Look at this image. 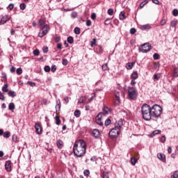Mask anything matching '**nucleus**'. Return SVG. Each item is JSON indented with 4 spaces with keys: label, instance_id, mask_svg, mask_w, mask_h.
Listing matches in <instances>:
<instances>
[{
    "label": "nucleus",
    "instance_id": "1",
    "mask_svg": "<svg viewBox=\"0 0 178 178\" xmlns=\"http://www.w3.org/2000/svg\"><path fill=\"white\" fill-rule=\"evenodd\" d=\"M86 148L87 144L86 143V141L83 140H79L76 141L74 145V154L78 158H81V156H84L86 155Z\"/></svg>",
    "mask_w": 178,
    "mask_h": 178
},
{
    "label": "nucleus",
    "instance_id": "2",
    "mask_svg": "<svg viewBox=\"0 0 178 178\" xmlns=\"http://www.w3.org/2000/svg\"><path fill=\"white\" fill-rule=\"evenodd\" d=\"M122 126H123V121L120 120L115 124V128H113L108 134L110 138H118L119 134H120V130H122Z\"/></svg>",
    "mask_w": 178,
    "mask_h": 178
},
{
    "label": "nucleus",
    "instance_id": "3",
    "mask_svg": "<svg viewBox=\"0 0 178 178\" xmlns=\"http://www.w3.org/2000/svg\"><path fill=\"white\" fill-rule=\"evenodd\" d=\"M141 113L144 120H151L152 117L151 114V106L149 105L143 104L141 108Z\"/></svg>",
    "mask_w": 178,
    "mask_h": 178
},
{
    "label": "nucleus",
    "instance_id": "4",
    "mask_svg": "<svg viewBox=\"0 0 178 178\" xmlns=\"http://www.w3.org/2000/svg\"><path fill=\"white\" fill-rule=\"evenodd\" d=\"M152 118H159L162 115V107L158 104H154L150 107Z\"/></svg>",
    "mask_w": 178,
    "mask_h": 178
},
{
    "label": "nucleus",
    "instance_id": "5",
    "mask_svg": "<svg viewBox=\"0 0 178 178\" xmlns=\"http://www.w3.org/2000/svg\"><path fill=\"white\" fill-rule=\"evenodd\" d=\"M138 96V92H137V89L134 87H129L128 88V97L129 99H136Z\"/></svg>",
    "mask_w": 178,
    "mask_h": 178
},
{
    "label": "nucleus",
    "instance_id": "6",
    "mask_svg": "<svg viewBox=\"0 0 178 178\" xmlns=\"http://www.w3.org/2000/svg\"><path fill=\"white\" fill-rule=\"evenodd\" d=\"M49 26L48 24L44 25V26L41 29L40 31L38 33V37L42 38L44 35L48 34V31H49Z\"/></svg>",
    "mask_w": 178,
    "mask_h": 178
},
{
    "label": "nucleus",
    "instance_id": "7",
    "mask_svg": "<svg viewBox=\"0 0 178 178\" xmlns=\"http://www.w3.org/2000/svg\"><path fill=\"white\" fill-rule=\"evenodd\" d=\"M151 51V44L149 43H145L139 47V51L147 53Z\"/></svg>",
    "mask_w": 178,
    "mask_h": 178
},
{
    "label": "nucleus",
    "instance_id": "8",
    "mask_svg": "<svg viewBox=\"0 0 178 178\" xmlns=\"http://www.w3.org/2000/svg\"><path fill=\"white\" fill-rule=\"evenodd\" d=\"M114 95H115V97H114L115 105H120V93L118 91H115Z\"/></svg>",
    "mask_w": 178,
    "mask_h": 178
},
{
    "label": "nucleus",
    "instance_id": "9",
    "mask_svg": "<svg viewBox=\"0 0 178 178\" xmlns=\"http://www.w3.org/2000/svg\"><path fill=\"white\" fill-rule=\"evenodd\" d=\"M104 115L103 113H99L97 116L96 117V123L99 124V126H104V122L102 121V115Z\"/></svg>",
    "mask_w": 178,
    "mask_h": 178
},
{
    "label": "nucleus",
    "instance_id": "10",
    "mask_svg": "<svg viewBox=\"0 0 178 178\" xmlns=\"http://www.w3.org/2000/svg\"><path fill=\"white\" fill-rule=\"evenodd\" d=\"M35 132L40 135L42 134V127L41 126V124L39 122H37L35 124Z\"/></svg>",
    "mask_w": 178,
    "mask_h": 178
},
{
    "label": "nucleus",
    "instance_id": "11",
    "mask_svg": "<svg viewBox=\"0 0 178 178\" xmlns=\"http://www.w3.org/2000/svg\"><path fill=\"white\" fill-rule=\"evenodd\" d=\"M5 169L7 172H12V161H7L5 164Z\"/></svg>",
    "mask_w": 178,
    "mask_h": 178
},
{
    "label": "nucleus",
    "instance_id": "12",
    "mask_svg": "<svg viewBox=\"0 0 178 178\" xmlns=\"http://www.w3.org/2000/svg\"><path fill=\"white\" fill-rule=\"evenodd\" d=\"M138 158H140V156H138V154H136L135 157L132 156L131 158V165H133V166H134L136 163L138 162Z\"/></svg>",
    "mask_w": 178,
    "mask_h": 178
},
{
    "label": "nucleus",
    "instance_id": "13",
    "mask_svg": "<svg viewBox=\"0 0 178 178\" xmlns=\"http://www.w3.org/2000/svg\"><path fill=\"white\" fill-rule=\"evenodd\" d=\"M9 20H10V17L9 15H4L1 17L0 24H5V23H6V22H9Z\"/></svg>",
    "mask_w": 178,
    "mask_h": 178
},
{
    "label": "nucleus",
    "instance_id": "14",
    "mask_svg": "<svg viewBox=\"0 0 178 178\" xmlns=\"http://www.w3.org/2000/svg\"><path fill=\"white\" fill-rule=\"evenodd\" d=\"M157 158L160 159L162 162H166V156L162 153H158L157 154Z\"/></svg>",
    "mask_w": 178,
    "mask_h": 178
},
{
    "label": "nucleus",
    "instance_id": "15",
    "mask_svg": "<svg viewBox=\"0 0 178 178\" xmlns=\"http://www.w3.org/2000/svg\"><path fill=\"white\" fill-rule=\"evenodd\" d=\"M59 112H60V101L58 100L56 102V113L59 115Z\"/></svg>",
    "mask_w": 178,
    "mask_h": 178
},
{
    "label": "nucleus",
    "instance_id": "16",
    "mask_svg": "<svg viewBox=\"0 0 178 178\" xmlns=\"http://www.w3.org/2000/svg\"><path fill=\"white\" fill-rule=\"evenodd\" d=\"M102 111L104 115H108L109 113H111V108H108V106H103Z\"/></svg>",
    "mask_w": 178,
    "mask_h": 178
},
{
    "label": "nucleus",
    "instance_id": "17",
    "mask_svg": "<svg viewBox=\"0 0 178 178\" xmlns=\"http://www.w3.org/2000/svg\"><path fill=\"white\" fill-rule=\"evenodd\" d=\"M92 136L95 137V138H98L99 136H101V134L99 133V130L95 129L92 131Z\"/></svg>",
    "mask_w": 178,
    "mask_h": 178
},
{
    "label": "nucleus",
    "instance_id": "18",
    "mask_svg": "<svg viewBox=\"0 0 178 178\" xmlns=\"http://www.w3.org/2000/svg\"><path fill=\"white\" fill-rule=\"evenodd\" d=\"M56 145L58 147V148H59L60 149H62V147H63V140L59 139L57 140L56 142Z\"/></svg>",
    "mask_w": 178,
    "mask_h": 178
},
{
    "label": "nucleus",
    "instance_id": "19",
    "mask_svg": "<svg viewBox=\"0 0 178 178\" xmlns=\"http://www.w3.org/2000/svg\"><path fill=\"white\" fill-rule=\"evenodd\" d=\"M131 79L133 80H136V79H138V73L137 72H134L131 75Z\"/></svg>",
    "mask_w": 178,
    "mask_h": 178
},
{
    "label": "nucleus",
    "instance_id": "20",
    "mask_svg": "<svg viewBox=\"0 0 178 178\" xmlns=\"http://www.w3.org/2000/svg\"><path fill=\"white\" fill-rule=\"evenodd\" d=\"M9 85L8 83L4 84V86L2 87V91L3 92H8L9 91Z\"/></svg>",
    "mask_w": 178,
    "mask_h": 178
},
{
    "label": "nucleus",
    "instance_id": "21",
    "mask_svg": "<svg viewBox=\"0 0 178 178\" xmlns=\"http://www.w3.org/2000/svg\"><path fill=\"white\" fill-rule=\"evenodd\" d=\"M126 13L124 11H122L120 13L119 19L120 20H124L126 19Z\"/></svg>",
    "mask_w": 178,
    "mask_h": 178
},
{
    "label": "nucleus",
    "instance_id": "22",
    "mask_svg": "<svg viewBox=\"0 0 178 178\" xmlns=\"http://www.w3.org/2000/svg\"><path fill=\"white\" fill-rule=\"evenodd\" d=\"M45 23H46V22L44 19H40L38 21V24H39L40 27H42V26H44Z\"/></svg>",
    "mask_w": 178,
    "mask_h": 178
},
{
    "label": "nucleus",
    "instance_id": "23",
    "mask_svg": "<svg viewBox=\"0 0 178 178\" xmlns=\"http://www.w3.org/2000/svg\"><path fill=\"white\" fill-rule=\"evenodd\" d=\"M161 134V130H154L152 131V134H150L151 137H154V136H156V134Z\"/></svg>",
    "mask_w": 178,
    "mask_h": 178
},
{
    "label": "nucleus",
    "instance_id": "24",
    "mask_svg": "<svg viewBox=\"0 0 178 178\" xmlns=\"http://www.w3.org/2000/svg\"><path fill=\"white\" fill-rule=\"evenodd\" d=\"M8 96L11 97L12 98H15V97H16V92L13 90H9Z\"/></svg>",
    "mask_w": 178,
    "mask_h": 178
},
{
    "label": "nucleus",
    "instance_id": "25",
    "mask_svg": "<svg viewBox=\"0 0 178 178\" xmlns=\"http://www.w3.org/2000/svg\"><path fill=\"white\" fill-rule=\"evenodd\" d=\"M161 79V74H154L153 76V79L154 81H158Z\"/></svg>",
    "mask_w": 178,
    "mask_h": 178
},
{
    "label": "nucleus",
    "instance_id": "26",
    "mask_svg": "<svg viewBox=\"0 0 178 178\" xmlns=\"http://www.w3.org/2000/svg\"><path fill=\"white\" fill-rule=\"evenodd\" d=\"M134 63H128L127 64V69H128V70L133 69V66H134Z\"/></svg>",
    "mask_w": 178,
    "mask_h": 178
},
{
    "label": "nucleus",
    "instance_id": "27",
    "mask_svg": "<svg viewBox=\"0 0 178 178\" xmlns=\"http://www.w3.org/2000/svg\"><path fill=\"white\" fill-rule=\"evenodd\" d=\"M141 30H149L151 29V26L148 24L143 25L140 26Z\"/></svg>",
    "mask_w": 178,
    "mask_h": 178
},
{
    "label": "nucleus",
    "instance_id": "28",
    "mask_svg": "<svg viewBox=\"0 0 178 178\" xmlns=\"http://www.w3.org/2000/svg\"><path fill=\"white\" fill-rule=\"evenodd\" d=\"M102 69L104 72H106V70H109V67H108V63H105L102 66Z\"/></svg>",
    "mask_w": 178,
    "mask_h": 178
},
{
    "label": "nucleus",
    "instance_id": "29",
    "mask_svg": "<svg viewBox=\"0 0 178 178\" xmlns=\"http://www.w3.org/2000/svg\"><path fill=\"white\" fill-rule=\"evenodd\" d=\"M74 116H76V118H80L81 115V111H80L79 110H76L74 113Z\"/></svg>",
    "mask_w": 178,
    "mask_h": 178
},
{
    "label": "nucleus",
    "instance_id": "30",
    "mask_svg": "<svg viewBox=\"0 0 178 178\" xmlns=\"http://www.w3.org/2000/svg\"><path fill=\"white\" fill-rule=\"evenodd\" d=\"M74 33L75 34L79 35V34H80V33H81V29H80V28H79V27H75L74 29Z\"/></svg>",
    "mask_w": 178,
    "mask_h": 178
},
{
    "label": "nucleus",
    "instance_id": "31",
    "mask_svg": "<svg viewBox=\"0 0 178 178\" xmlns=\"http://www.w3.org/2000/svg\"><path fill=\"white\" fill-rule=\"evenodd\" d=\"M67 42H69V44H73L74 42V39L73 38V37L70 36L67 38Z\"/></svg>",
    "mask_w": 178,
    "mask_h": 178
},
{
    "label": "nucleus",
    "instance_id": "32",
    "mask_svg": "<svg viewBox=\"0 0 178 178\" xmlns=\"http://www.w3.org/2000/svg\"><path fill=\"white\" fill-rule=\"evenodd\" d=\"M3 136L4 138H9V137H10V132L6 131L3 134Z\"/></svg>",
    "mask_w": 178,
    "mask_h": 178
},
{
    "label": "nucleus",
    "instance_id": "33",
    "mask_svg": "<svg viewBox=\"0 0 178 178\" xmlns=\"http://www.w3.org/2000/svg\"><path fill=\"white\" fill-rule=\"evenodd\" d=\"M84 101H86V97H81L79 100H78V103L79 104H83L84 103Z\"/></svg>",
    "mask_w": 178,
    "mask_h": 178
},
{
    "label": "nucleus",
    "instance_id": "34",
    "mask_svg": "<svg viewBox=\"0 0 178 178\" xmlns=\"http://www.w3.org/2000/svg\"><path fill=\"white\" fill-rule=\"evenodd\" d=\"M8 109L9 111H13L15 109V104L14 103H10L8 105Z\"/></svg>",
    "mask_w": 178,
    "mask_h": 178
},
{
    "label": "nucleus",
    "instance_id": "35",
    "mask_svg": "<svg viewBox=\"0 0 178 178\" xmlns=\"http://www.w3.org/2000/svg\"><path fill=\"white\" fill-rule=\"evenodd\" d=\"M56 124H57V126H59V124H60L61 121H60V118H59V116H56Z\"/></svg>",
    "mask_w": 178,
    "mask_h": 178
},
{
    "label": "nucleus",
    "instance_id": "36",
    "mask_svg": "<svg viewBox=\"0 0 178 178\" xmlns=\"http://www.w3.org/2000/svg\"><path fill=\"white\" fill-rule=\"evenodd\" d=\"M147 3H148V1H147V0H145V1H143V2H141L140 4V9H143V8L144 6H145V5H147Z\"/></svg>",
    "mask_w": 178,
    "mask_h": 178
},
{
    "label": "nucleus",
    "instance_id": "37",
    "mask_svg": "<svg viewBox=\"0 0 178 178\" xmlns=\"http://www.w3.org/2000/svg\"><path fill=\"white\" fill-rule=\"evenodd\" d=\"M111 123H112V120H111L110 118H108L106 120L104 124H105V126H109V124H111Z\"/></svg>",
    "mask_w": 178,
    "mask_h": 178
},
{
    "label": "nucleus",
    "instance_id": "38",
    "mask_svg": "<svg viewBox=\"0 0 178 178\" xmlns=\"http://www.w3.org/2000/svg\"><path fill=\"white\" fill-rule=\"evenodd\" d=\"M178 177V170H176L171 175V178H177Z\"/></svg>",
    "mask_w": 178,
    "mask_h": 178
},
{
    "label": "nucleus",
    "instance_id": "39",
    "mask_svg": "<svg viewBox=\"0 0 178 178\" xmlns=\"http://www.w3.org/2000/svg\"><path fill=\"white\" fill-rule=\"evenodd\" d=\"M102 178H109V174H108V172H103V173L102 175Z\"/></svg>",
    "mask_w": 178,
    "mask_h": 178
},
{
    "label": "nucleus",
    "instance_id": "40",
    "mask_svg": "<svg viewBox=\"0 0 178 178\" xmlns=\"http://www.w3.org/2000/svg\"><path fill=\"white\" fill-rule=\"evenodd\" d=\"M97 50L99 54H102V52H104V50L102 49V47L101 45H99L97 47Z\"/></svg>",
    "mask_w": 178,
    "mask_h": 178
},
{
    "label": "nucleus",
    "instance_id": "41",
    "mask_svg": "<svg viewBox=\"0 0 178 178\" xmlns=\"http://www.w3.org/2000/svg\"><path fill=\"white\" fill-rule=\"evenodd\" d=\"M177 25V21H175V20L171 21L170 22L171 27H176Z\"/></svg>",
    "mask_w": 178,
    "mask_h": 178
},
{
    "label": "nucleus",
    "instance_id": "42",
    "mask_svg": "<svg viewBox=\"0 0 178 178\" xmlns=\"http://www.w3.org/2000/svg\"><path fill=\"white\" fill-rule=\"evenodd\" d=\"M95 44H97V39L93 38L92 41L90 42V47L92 48V47H94V45H95Z\"/></svg>",
    "mask_w": 178,
    "mask_h": 178
},
{
    "label": "nucleus",
    "instance_id": "43",
    "mask_svg": "<svg viewBox=\"0 0 178 178\" xmlns=\"http://www.w3.org/2000/svg\"><path fill=\"white\" fill-rule=\"evenodd\" d=\"M44 70L46 72V73H49V72H51V67L49 65H46L44 68Z\"/></svg>",
    "mask_w": 178,
    "mask_h": 178
},
{
    "label": "nucleus",
    "instance_id": "44",
    "mask_svg": "<svg viewBox=\"0 0 178 178\" xmlns=\"http://www.w3.org/2000/svg\"><path fill=\"white\" fill-rule=\"evenodd\" d=\"M153 58H154V60H158V59H159V58H161V56L157 53H155L153 55Z\"/></svg>",
    "mask_w": 178,
    "mask_h": 178
},
{
    "label": "nucleus",
    "instance_id": "45",
    "mask_svg": "<svg viewBox=\"0 0 178 178\" xmlns=\"http://www.w3.org/2000/svg\"><path fill=\"white\" fill-rule=\"evenodd\" d=\"M16 72H17V74L20 76V74H22V73H23V70L21 67L17 68Z\"/></svg>",
    "mask_w": 178,
    "mask_h": 178
},
{
    "label": "nucleus",
    "instance_id": "46",
    "mask_svg": "<svg viewBox=\"0 0 178 178\" xmlns=\"http://www.w3.org/2000/svg\"><path fill=\"white\" fill-rule=\"evenodd\" d=\"M19 8H20L21 10H24V9H26V3H22L19 5Z\"/></svg>",
    "mask_w": 178,
    "mask_h": 178
},
{
    "label": "nucleus",
    "instance_id": "47",
    "mask_svg": "<svg viewBox=\"0 0 178 178\" xmlns=\"http://www.w3.org/2000/svg\"><path fill=\"white\" fill-rule=\"evenodd\" d=\"M174 76L178 77V67L174 69Z\"/></svg>",
    "mask_w": 178,
    "mask_h": 178
},
{
    "label": "nucleus",
    "instance_id": "48",
    "mask_svg": "<svg viewBox=\"0 0 178 178\" xmlns=\"http://www.w3.org/2000/svg\"><path fill=\"white\" fill-rule=\"evenodd\" d=\"M2 76H3V80L1 81H4V83H6L8 81V79H6V74L3 73Z\"/></svg>",
    "mask_w": 178,
    "mask_h": 178
},
{
    "label": "nucleus",
    "instance_id": "49",
    "mask_svg": "<svg viewBox=\"0 0 178 178\" xmlns=\"http://www.w3.org/2000/svg\"><path fill=\"white\" fill-rule=\"evenodd\" d=\"M137 33V30L135 28H131L130 29V34H136Z\"/></svg>",
    "mask_w": 178,
    "mask_h": 178
},
{
    "label": "nucleus",
    "instance_id": "50",
    "mask_svg": "<svg viewBox=\"0 0 178 178\" xmlns=\"http://www.w3.org/2000/svg\"><path fill=\"white\" fill-rule=\"evenodd\" d=\"M33 55H35V56H38V55H40V50L38 49H35L33 51Z\"/></svg>",
    "mask_w": 178,
    "mask_h": 178
},
{
    "label": "nucleus",
    "instance_id": "51",
    "mask_svg": "<svg viewBox=\"0 0 178 178\" xmlns=\"http://www.w3.org/2000/svg\"><path fill=\"white\" fill-rule=\"evenodd\" d=\"M83 175H84V176H86L87 177H88V176H90V170H84Z\"/></svg>",
    "mask_w": 178,
    "mask_h": 178
},
{
    "label": "nucleus",
    "instance_id": "52",
    "mask_svg": "<svg viewBox=\"0 0 178 178\" xmlns=\"http://www.w3.org/2000/svg\"><path fill=\"white\" fill-rule=\"evenodd\" d=\"M172 15H173V16H178V10L177 9H174L173 10H172Z\"/></svg>",
    "mask_w": 178,
    "mask_h": 178
},
{
    "label": "nucleus",
    "instance_id": "53",
    "mask_svg": "<svg viewBox=\"0 0 178 178\" xmlns=\"http://www.w3.org/2000/svg\"><path fill=\"white\" fill-rule=\"evenodd\" d=\"M160 24L161 26H165V24H166V19H161L160 22Z\"/></svg>",
    "mask_w": 178,
    "mask_h": 178
},
{
    "label": "nucleus",
    "instance_id": "54",
    "mask_svg": "<svg viewBox=\"0 0 178 178\" xmlns=\"http://www.w3.org/2000/svg\"><path fill=\"white\" fill-rule=\"evenodd\" d=\"M62 63H63V66H66L68 63L67 59H66V58L63 59Z\"/></svg>",
    "mask_w": 178,
    "mask_h": 178
},
{
    "label": "nucleus",
    "instance_id": "55",
    "mask_svg": "<svg viewBox=\"0 0 178 178\" xmlns=\"http://www.w3.org/2000/svg\"><path fill=\"white\" fill-rule=\"evenodd\" d=\"M108 15H109V16H112V15H113V9H112V8L108 9Z\"/></svg>",
    "mask_w": 178,
    "mask_h": 178
},
{
    "label": "nucleus",
    "instance_id": "56",
    "mask_svg": "<svg viewBox=\"0 0 178 178\" xmlns=\"http://www.w3.org/2000/svg\"><path fill=\"white\" fill-rule=\"evenodd\" d=\"M13 141L14 143H17V136L16 135H13Z\"/></svg>",
    "mask_w": 178,
    "mask_h": 178
},
{
    "label": "nucleus",
    "instance_id": "57",
    "mask_svg": "<svg viewBox=\"0 0 178 178\" xmlns=\"http://www.w3.org/2000/svg\"><path fill=\"white\" fill-rule=\"evenodd\" d=\"M27 83L31 87H35V83L31 81H28Z\"/></svg>",
    "mask_w": 178,
    "mask_h": 178
},
{
    "label": "nucleus",
    "instance_id": "58",
    "mask_svg": "<svg viewBox=\"0 0 178 178\" xmlns=\"http://www.w3.org/2000/svg\"><path fill=\"white\" fill-rule=\"evenodd\" d=\"M160 141L161 143H165V141H166V137H165V136H161Z\"/></svg>",
    "mask_w": 178,
    "mask_h": 178
},
{
    "label": "nucleus",
    "instance_id": "59",
    "mask_svg": "<svg viewBox=\"0 0 178 178\" xmlns=\"http://www.w3.org/2000/svg\"><path fill=\"white\" fill-rule=\"evenodd\" d=\"M51 72L53 73H55V72H56V65H52L51 66Z\"/></svg>",
    "mask_w": 178,
    "mask_h": 178
},
{
    "label": "nucleus",
    "instance_id": "60",
    "mask_svg": "<svg viewBox=\"0 0 178 178\" xmlns=\"http://www.w3.org/2000/svg\"><path fill=\"white\" fill-rule=\"evenodd\" d=\"M94 98H95V93H92V97L88 99L89 102H91Z\"/></svg>",
    "mask_w": 178,
    "mask_h": 178
},
{
    "label": "nucleus",
    "instance_id": "61",
    "mask_svg": "<svg viewBox=\"0 0 178 178\" xmlns=\"http://www.w3.org/2000/svg\"><path fill=\"white\" fill-rule=\"evenodd\" d=\"M95 19H97V15L95 13H92L91 15V19L92 20H95Z\"/></svg>",
    "mask_w": 178,
    "mask_h": 178
},
{
    "label": "nucleus",
    "instance_id": "62",
    "mask_svg": "<svg viewBox=\"0 0 178 178\" xmlns=\"http://www.w3.org/2000/svg\"><path fill=\"white\" fill-rule=\"evenodd\" d=\"M42 51L44 54H47L48 52V48L47 47H43Z\"/></svg>",
    "mask_w": 178,
    "mask_h": 178
},
{
    "label": "nucleus",
    "instance_id": "63",
    "mask_svg": "<svg viewBox=\"0 0 178 178\" xmlns=\"http://www.w3.org/2000/svg\"><path fill=\"white\" fill-rule=\"evenodd\" d=\"M13 8H15V5H13V3L9 4L8 9H10V10H12Z\"/></svg>",
    "mask_w": 178,
    "mask_h": 178
},
{
    "label": "nucleus",
    "instance_id": "64",
    "mask_svg": "<svg viewBox=\"0 0 178 178\" xmlns=\"http://www.w3.org/2000/svg\"><path fill=\"white\" fill-rule=\"evenodd\" d=\"M86 26H88V27H90V26H91V20L88 19L86 21Z\"/></svg>",
    "mask_w": 178,
    "mask_h": 178
}]
</instances>
